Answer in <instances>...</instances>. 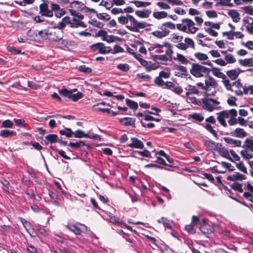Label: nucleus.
Here are the masks:
<instances>
[{
	"label": "nucleus",
	"instance_id": "nucleus-1",
	"mask_svg": "<svg viewBox=\"0 0 253 253\" xmlns=\"http://www.w3.org/2000/svg\"><path fill=\"white\" fill-rule=\"evenodd\" d=\"M119 23L126 25V28L130 31L137 32L139 29H144L149 25L145 22H139L134 17L129 14L121 15L118 18Z\"/></svg>",
	"mask_w": 253,
	"mask_h": 253
},
{
	"label": "nucleus",
	"instance_id": "nucleus-2",
	"mask_svg": "<svg viewBox=\"0 0 253 253\" xmlns=\"http://www.w3.org/2000/svg\"><path fill=\"white\" fill-rule=\"evenodd\" d=\"M192 67L190 70V73L196 78H200L204 75H208L210 72V68H208L198 63H192Z\"/></svg>",
	"mask_w": 253,
	"mask_h": 253
},
{
	"label": "nucleus",
	"instance_id": "nucleus-3",
	"mask_svg": "<svg viewBox=\"0 0 253 253\" xmlns=\"http://www.w3.org/2000/svg\"><path fill=\"white\" fill-rule=\"evenodd\" d=\"M77 89L68 90L65 88H62L59 90V93L62 96L66 98V100H72L73 101H77L83 97V94L80 91L76 93H73V92L77 91Z\"/></svg>",
	"mask_w": 253,
	"mask_h": 253
},
{
	"label": "nucleus",
	"instance_id": "nucleus-4",
	"mask_svg": "<svg viewBox=\"0 0 253 253\" xmlns=\"http://www.w3.org/2000/svg\"><path fill=\"white\" fill-rule=\"evenodd\" d=\"M202 102L201 106L203 108L209 112L219 109V107L215 106L219 104L220 103L215 99L204 97L202 99Z\"/></svg>",
	"mask_w": 253,
	"mask_h": 253
},
{
	"label": "nucleus",
	"instance_id": "nucleus-5",
	"mask_svg": "<svg viewBox=\"0 0 253 253\" xmlns=\"http://www.w3.org/2000/svg\"><path fill=\"white\" fill-rule=\"evenodd\" d=\"M48 40L51 41L58 42L63 37V31L56 27L48 28Z\"/></svg>",
	"mask_w": 253,
	"mask_h": 253
},
{
	"label": "nucleus",
	"instance_id": "nucleus-6",
	"mask_svg": "<svg viewBox=\"0 0 253 253\" xmlns=\"http://www.w3.org/2000/svg\"><path fill=\"white\" fill-rule=\"evenodd\" d=\"M210 69V71L212 72V74L214 76L222 79V82L227 90H232L231 84L230 83L229 79L227 78L225 74L220 71V69L219 68L212 67Z\"/></svg>",
	"mask_w": 253,
	"mask_h": 253
},
{
	"label": "nucleus",
	"instance_id": "nucleus-7",
	"mask_svg": "<svg viewBox=\"0 0 253 253\" xmlns=\"http://www.w3.org/2000/svg\"><path fill=\"white\" fill-rule=\"evenodd\" d=\"M66 227L76 235H80L82 232H86L87 230V227L84 224L80 222H77L75 225L68 224Z\"/></svg>",
	"mask_w": 253,
	"mask_h": 253
},
{
	"label": "nucleus",
	"instance_id": "nucleus-8",
	"mask_svg": "<svg viewBox=\"0 0 253 253\" xmlns=\"http://www.w3.org/2000/svg\"><path fill=\"white\" fill-rule=\"evenodd\" d=\"M205 121L207 123L205 125V128L210 132H211L215 137L217 138V133L216 131L213 129L211 124H214L216 123V120L213 116H211L207 119Z\"/></svg>",
	"mask_w": 253,
	"mask_h": 253
},
{
	"label": "nucleus",
	"instance_id": "nucleus-9",
	"mask_svg": "<svg viewBox=\"0 0 253 253\" xmlns=\"http://www.w3.org/2000/svg\"><path fill=\"white\" fill-rule=\"evenodd\" d=\"M231 84L232 90H229L232 92H234L235 94L238 96H242L243 92L241 88L243 87V85L240 82L239 80L233 82Z\"/></svg>",
	"mask_w": 253,
	"mask_h": 253
},
{
	"label": "nucleus",
	"instance_id": "nucleus-10",
	"mask_svg": "<svg viewBox=\"0 0 253 253\" xmlns=\"http://www.w3.org/2000/svg\"><path fill=\"white\" fill-rule=\"evenodd\" d=\"M160 28L165 35L167 36L170 32L169 29L174 30L175 29V25L171 22H167L162 24Z\"/></svg>",
	"mask_w": 253,
	"mask_h": 253
},
{
	"label": "nucleus",
	"instance_id": "nucleus-11",
	"mask_svg": "<svg viewBox=\"0 0 253 253\" xmlns=\"http://www.w3.org/2000/svg\"><path fill=\"white\" fill-rule=\"evenodd\" d=\"M226 134H229L232 136L243 138L246 137L248 133L243 128L237 127L234 131H231L230 133H227Z\"/></svg>",
	"mask_w": 253,
	"mask_h": 253
},
{
	"label": "nucleus",
	"instance_id": "nucleus-12",
	"mask_svg": "<svg viewBox=\"0 0 253 253\" xmlns=\"http://www.w3.org/2000/svg\"><path fill=\"white\" fill-rule=\"evenodd\" d=\"M40 13L42 16L46 17H52L53 16V12L51 10L48 9V5L45 3H42L40 5Z\"/></svg>",
	"mask_w": 253,
	"mask_h": 253
},
{
	"label": "nucleus",
	"instance_id": "nucleus-13",
	"mask_svg": "<svg viewBox=\"0 0 253 253\" xmlns=\"http://www.w3.org/2000/svg\"><path fill=\"white\" fill-rule=\"evenodd\" d=\"M182 22L183 23H185L188 27V32L187 33H190L192 34L195 33L198 30V28L194 27L195 23L191 19L186 18L183 19L182 20Z\"/></svg>",
	"mask_w": 253,
	"mask_h": 253
},
{
	"label": "nucleus",
	"instance_id": "nucleus-14",
	"mask_svg": "<svg viewBox=\"0 0 253 253\" xmlns=\"http://www.w3.org/2000/svg\"><path fill=\"white\" fill-rule=\"evenodd\" d=\"M131 143L127 146L131 148L143 149L144 147L143 143L136 137H131Z\"/></svg>",
	"mask_w": 253,
	"mask_h": 253
},
{
	"label": "nucleus",
	"instance_id": "nucleus-15",
	"mask_svg": "<svg viewBox=\"0 0 253 253\" xmlns=\"http://www.w3.org/2000/svg\"><path fill=\"white\" fill-rule=\"evenodd\" d=\"M119 122L120 124L125 126H131L133 128L135 127V119L134 118L130 117H125L123 118H120L119 120Z\"/></svg>",
	"mask_w": 253,
	"mask_h": 253
},
{
	"label": "nucleus",
	"instance_id": "nucleus-16",
	"mask_svg": "<svg viewBox=\"0 0 253 253\" xmlns=\"http://www.w3.org/2000/svg\"><path fill=\"white\" fill-rule=\"evenodd\" d=\"M200 229L201 233L206 237H208V235L211 234L214 231L213 227L211 225L206 223L201 225Z\"/></svg>",
	"mask_w": 253,
	"mask_h": 253
},
{
	"label": "nucleus",
	"instance_id": "nucleus-17",
	"mask_svg": "<svg viewBox=\"0 0 253 253\" xmlns=\"http://www.w3.org/2000/svg\"><path fill=\"white\" fill-rule=\"evenodd\" d=\"M90 48L92 51L98 50V52L101 54H106L105 51V44L102 42H97L90 46Z\"/></svg>",
	"mask_w": 253,
	"mask_h": 253
},
{
	"label": "nucleus",
	"instance_id": "nucleus-18",
	"mask_svg": "<svg viewBox=\"0 0 253 253\" xmlns=\"http://www.w3.org/2000/svg\"><path fill=\"white\" fill-rule=\"evenodd\" d=\"M205 84V90L206 91L209 90L210 86L215 87L217 86V83L215 79L210 76L206 79Z\"/></svg>",
	"mask_w": 253,
	"mask_h": 253
},
{
	"label": "nucleus",
	"instance_id": "nucleus-19",
	"mask_svg": "<svg viewBox=\"0 0 253 253\" xmlns=\"http://www.w3.org/2000/svg\"><path fill=\"white\" fill-rule=\"evenodd\" d=\"M247 178L246 175L242 174L239 172H236L235 173L229 175L227 177V179L231 181L236 180H243Z\"/></svg>",
	"mask_w": 253,
	"mask_h": 253
},
{
	"label": "nucleus",
	"instance_id": "nucleus-20",
	"mask_svg": "<svg viewBox=\"0 0 253 253\" xmlns=\"http://www.w3.org/2000/svg\"><path fill=\"white\" fill-rule=\"evenodd\" d=\"M70 6L78 11H84L85 5L81 1L75 0L70 2Z\"/></svg>",
	"mask_w": 253,
	"mask_h": 253
},
{
	"label": "nucleus",
	"instance_id": "nucleus-21",
	"mask_svg": "<svg viewBox=\"0 0 253 253\" xmlns=\"http://www.w3.org/2000/svg\"><path fill=\"white\" fill-rule=\"evenodd\" d=\"M231 118L228 121L229 126H233L238 124L237 119V111L235 109H232L231 111Z\"/></svg>",
	"mask_w": 253,
	"mask_h": 253
},
{
	"label": "nucleus",
	"instance_id": "nucleus-22",
	"mask_svg": "<svg viewBox=\"0 0 253 253\" xmlns=\"http://www.w3.org/2000/svg\"><path fill=\"white\" fill-rule=\"evenodd\" d=\"M58 141V136L55 134H50L45 137L44 141L46 144L54 143Z\"/></svg>",
	"mask_w": 253,
	"mask_h": 253
},
{
	"label": "nucleus",
	"instance_id": "nucleus-23",
	"mask_svg": "<svg viewBox=\"0 0 253 253\" xmlns=\"http://www.w3.org/2000/svg\"><path fill=\"white\" fill-rule=\"evenodd\" d=\"M16 132L14 130L3 129L0 131V136L2 138H6L16 136Z\"/></svg>",
	"mask_w": 253,
	"mask_h": 253
},
{
	"label": "nucleus",
	"instance_id": "nucleus-24",
	"mask_svg": "<svg viewBox=\"0 0 253 253\" xmlns=\"http://www.w3.org/2000/svg\"><path fill=\"white\" fill-rule=\"evenodd\" d=\"M228 14L234 22H238L240 20V14L236 10H229Z\"/></svg>",
	"mask_w": 253,
	"mask_h": 253
},
{
	"label": "nucleus",
	"instance_id": "nucleus-25",
	"mask_svg": "<svg viewBox=\"0 0 253 253\" xmlns=\"http://www.w3.org/2000/svg\"><path fill=\"white\" fill-rule=\"evenodd\" d=\"M224 140L227 143L232 144L234 147H240L241 146L242 142L240 140L234 139L230 137H224Z\"/></svg>",
	"mask_w": 253,
	"mask_h": 253
},
{
	"label": "nucleus",
	"instance_id": "nucleus-26",
	"mask_svg": "<svg viewBox=\"0 0 253 253\" xmlns=\"http://www.w3.org/2000/svg\"><path fill=\"white\" fill-rule=\"evenodd\" d=\"M70 22V18L69 16H66L62 18V20L58 22V26L56 27L58 29H62L65 28L67 25L69 24Z\"/></svg>",
	"mask_w": 253,
	"mask_h": 253
},
{
	"label": "nucleus",
	"instance_id": "nucleus-27",
	"mask_svg": "<svg viewBox=\"0 0 253 253\" xmlns=\"http://www.w3.org/2000/svg\"><path fill=\"white\" fill-rule=\"evenodd\" d=\"M151 13V11L149 9L143 10H136L135 11V14L139 17L141 18H148Z\"/></svg>",
	"mask_w": 253,
	"mask_h": 253
},
{
	"label": "nucleus",
	"instance_id": "nucleus-28",
	"mask_svg": "<svg viewBox=\"0 0 253 253\" xmlns=\"http://www.w3.org/2000/svg\"><path fill=\"white\" fill-rule=\"evenodd\" d=\"M163 45H165V47H167V49L166 51V54L169 57V60H170L171 59V55L173 53L172 49V46L171 44L168 42H164Z\"/></svg>",
	"mask_w": 253,
	"mask_h": 253
},
{
	"label": "nucleus",
	"instance_id": "nucleus-29",
	"mask_svg": "<svg viewBox=\"0 0 253 253\" xmlns=\"http://www.w3.org/2000/svg\"><path fill=\"white\" fill-rule=\"evenodd\" d=\"M243 183H240L237 182H234L232 183L230 185V187L232 189L234 190V191L239 192L240 193H242L243 192L244 189L243 188Z\"/></svg>",
	"mask_w": 253,
	"mask_h": 253
},
{
	"label": "nucleus",
	"instance_id": "nucleus-30",
	"mask_svg": "<svg viewBox=\"0 0 253 253\" xmlns=\"http://www.w3.org/2000/svg\"><path fill=\"white\" fill-rule=\"evenodd\" d=\"M64 129L60 130L59 134L61 135H65L67 138H70L73 135L74 132L70 128H67L63 126Z\"/></svg>",
	"mask_w": 253,
	"mask_h": 253
},
{
	"label": "nucleus",
	"instance_id": "nucleus-31",
	"mask_svg": "<svg viewBox=\"0 0 253 253\" xmlns=\"http://www.w3.org/2000/svg\"><path fill=\"white\" fill-rule=\"evenodd\" d=\"M242 147L253 152V139L247 138L244 141Z\"/></svg>",
	"mask_w": 253,
	"mask_h": 253
},
{
	"label": "nucleus",
	"instance_id": "nucleus-32",
	"mask_svg": "<svg viewBox=\"0 0 253 253\" xmlns=\"http://www.w3.org/2000/svg\"><path fill=\"white\" fill-rule=\"evenodd\" d=\"M240 73V72H238L236 69L231 70L227 71L226 72L227 75L231 79V80H234L236 79Z\"/></svg>",
	"mask_w": 253,
	"mask_h": 253
},
{
	"label": "nucleus",
	"instance_id": "nucleus-33",
	"mask_svg": "<svg viewBox=\"0 0 253 253\" xmlns=\"http://www.w3.org/2000/svg\"><path fill=\"white\" fill-rule=\"evenodd\" d=\"M239 63L241 65L243 66H253V58H246L244 59H239Z\"/></svg>",
	"mask_w": 253,
	"mask_h": 253
},
{
	"label": "nucleus",
	"instance_id": "nucleus-34",
	"mask_svg": "<svg viewBox=\"0 0 253 253\" xmlns=\"http://www.w3.org/2000/svg\"><path fill=\"white\" fill-rule=\"evenodd\" d=\"M174 59L178 60L180 63H181L183 64H187L188 63H191L183 55L180 53H177L176 57H174Z\"/></svg>",
	"mask_w": 253,
	"mask_h": 253
},
{
	"label": "nucleus",
	"instance_id": "nucleus-35",
	"mask_svg": "<svg viewBox=\"0 0 253 253\" xmlns=\"http://www.w3.org/2000/svg\"><path fill=\"white\" fill-rule=\"evenodd\" d=\"M126 104L131 109L135 110L138 107V105L136 102L133 100H131L129 99H126Z\"/></svg>",
	"mask_w": 253,
	"mask_h": 253
},
{
	"label": "nucleus",
	"instance_id": "nucleus-36",
	"mask_svg": "<svg viewBox=\"0 0 253 253\" xmlns=\"http://www.w3.org/2000/svg\"><path fill=\"white\" fill-rule=\"evenodd\" d=\"M153 16L157 19H161L166 17L168 16L167 12L166 11L154 12Z\"/></svg>",
	"mask_w": 253,
	"mask_h": 253
},
{
	"label": "nucleus",
	"instance_id": "nucleus-37",
	"mask_svg": "<svg viewBox=\"0 0 253 253\" xmlns=\"http://www.w3.org/2000/svg\"><path fill=\"white\" fill-rule=\"evenodd\" d=\"M203 143L205 146L211 150H213L215 146V143L211 139H205L203 140Z\"/></svg>",
	"mask_w": 253,
	"mask_h": 253
},
{
	"label": "nucleus",
	"instance_id": "nucleus-38",
	"mask_svg": "<svg viewBox=\"0 0 253 253\" xmlns=\"http://www.w3.org/2000/svg\"><path fill=\"white\" fill-rule=\"evenodd\" d=\"M231 0H220V1L216 2L215 6H227L232 7L233 5L231 3Z\"/></svg>",
	"mask_w": 253,
	"mask_h": 253
},
{
	"label": "nucleus",
	"instance_id": "nucleus-39",
	"mask_svg": "<svg viewBox=\"0 0 253 253\" xmlns=\"http://www.w3.org/2000/svg\"><path fill=\"white\" fill-rule=\"evenodd\" d=\"M220 155L230 161L231 162H233V160L232 158L229 155V152L228 150L224 147L223 149H222V150L219 153Z\"/></svg>",
	"mask_w": 253,
	"mask_h": 253
},
{
	"label": "nucleus",
	"instance_id": "nucleus-40",
	"mask_svg": "<svg viewBox=\"0 0 253 253\" xmlns=\"http://www.w3.org/2000/svg\"><path fill=\"white\" fill-rule=\"evenodd\" d=\"M14 124L12 121L10 120H6L2 122L0 127L1 128H12Z\"/></svg>",
	"mask_w": 253,
	"mask_h": 253
},
{
	"label": "nucleus",
	"instance_id": "nucleus-41",
	"mask_svg": "<svg viewBox=\"0 0 253 253\" xmlns=\"http://www.w3.org/2000/svg\"><path fill=\"white\" fill-rule=\"evenodd\" d=\"M139 62L140 63V64H141V65H142L143 66H144L146 71L147 72H150L151 71L152 69H156L155 68H152V66L148 64V62L145 60V59H140V61H139Z\"/></svg>",
	"mask_w": 253,
	"mask_h": 253
},
{
	"label": "nucleus",
	"instance_id": "nucleus-42",
	"mask_svg": "<svg viewBox=\"0 0 253 253\" xmlns=\"http://www.w3.org/2000/svg\"><path fill=\"white\" fill-rule=\"evenodd\" d=\"M96 17L101 20L109 21L111 19V16L107 13H96Z\"/></svg>",
	"mask_w": 253,
	"mask_h": 253
},
{
	"label": "nucleus",
	"instance_id": "nucleus-43",
	"mask_svg": "<svg viewBox=\"0 0 253 253\" xmlns=\"http://www.w3.org/2000/svg\"><path fill=\"white\" fill-rule=\"evenodd\" d=\"M48 28L43 30L40 31L38 33L39 35L41 37L42 40H48Z\"/></svg>",
	"mask_w": 253,
	"mask_h": 253
},
{
	"label": "nucleus",
	"instance_id": "nucleus-44",
	"mask_svg": "<svg viewBox=\"0 0 253 253\" xmlns=\"http://www.w3.org/2000/svg\"><path fill=\"white\" fill-rule=\"evenodd\" d=\"M217 115V120L218 122L224 127H226L227 126V123H226L225 119L221 114V112H218L216 113Z\"/></svg>",
	"mask_w": 253,
	"mask_h": 253
},
{
	"label": "nucleus",
	"instance_id": "nucleus-45",
	"mask_svg": "<svg viewBox=\"0 0 253 253\" xmlns=\"http://www.w3.org/2000/svg\"><path fill=\"white\" fill-rule=\"evenodd\" d=\"M73 135L76 138H86L88 136V134L85 133L83 131L79 129L76 130L75 132H74Z\"/></svg>",
	"mask_w": 253,
	"mask_h": 253
},
{
	"label": "nucleus",
	"instance_id": "nucleus-46",
	"mask_svg": "<svg viewBox=\"0 0 253 253\" xmlns=\"http://www.w3.org/2000/svg\"><path fill=\"white\" fill-rule=\"evenodd\" d=\"M117 68L124 72H127L130 68L129 65L126 63H120L117 65Z\"/></svg>",
	"mask_w": 253,
	"mask_h": 253
},
{
	"label": "nucleus",
	"instance_id": "nucleus-47",
	"mask_svg": "<svg viewBox=\"0 0 253 253\" xmlns=\"http://www.w3.org/2000/svg\"><path fill=\"white\" fill-rule=\"evenodd\" d=\"M241 156L246 160H249L253 158V154L248 153L247 150H242L240 152Z\"/></svg>",
	"mask_w": 253,
	"mask_h": 253
},
{
	"label": "nucleus",
	"instance_id": "nucleus-48",
	"mask_svg": "<svg viewBox=\"0 0 253 253\" xmlns=\"http://www.w3.org/2000/svg\"><path fill=\"white\" fill-rule=\"evenodd\" d=\"M99 5L103 6L108 10H110L111 8L113 7V4L112 3V1L109 2L108 1H105L104 0H102L99 3Z\"/></svg>",
	"mask_w": 253,
	"mask_h": 253
},
{
	"label": "nucleus",
	"instance_id": "nucleus-49",
	"mask_svg": "<svg viewBox=\"0 0 253 253\" xmlns=\"http://www.w3.org/2000/svg\"><path fill=\"white\" fill-rule=\"evenodd\" d=\"M185 89L186 90L188 91L191 94H197L199 93L198 89L195 86L188 85Z\"/></svg>",
	"mask_w": 253,
	"mask_h": 253
},
{
	"label": "nucleus",
	"instance_id": "nucleus-50",
	"mask_svg": "<svg viewBox=\"0 0 253 253\" xmlns=\"http://www.w3.org/2000/svg\"><path fill=\"white\" fill-rule=\"evenodd\" d=\"M185 230L190 234H194L196 233V229L194 228V225L190 224L186 225L185 227Z\"/></svg>",
	"mask_w": 253,
	"mask_h": 253
},
{
	"label": "nucleus",
	"instance_id": "nucleus-51",
	"mask_svg": "<svg viewBox=\"0 0 253 253\" xmlns=\"http://www.w3.org/2000/svg\"><path fill=\"white\" fill-rule=\"evenodd\" d=\"M134 153H138L141 156L146 157V158H150L151 154L150 152L146 149H145L143 151H135L133 152Z\"/></svg>",
	"mask_w": 253,
	"mask_h": 253
},
{
	"label": "nucleus",
	"instance_id": "nucleus-52",
	"mask_svg": "<svg viewBox=\"0 0 253 253\" xmlns=\"http://www.w3.org/2000/svg\"><path fill=\"white\" fill-rule=\"evenodd\" d=\"M225 59L226 61V63H228L229 64H232L235 63L236 61L235 58H234V56L230 53H228L225 55Z\"/></svg>",
	"mask_w": 253,
	"mask_h": 253
},
{
	"label": "nucleus",
	"instance_id": "nucleus-53",
	"mask_svg": "<svg viewBox=\"0 0 253 253\" xmlns=\"http://www.w3.org/2000/svg\"><path fill=\"white\" fill-rule=\"evenodd\" d=\"M6 49L9 52L14 55L19 54L21 53V51L20 49H17L14 46H7Z\"/></svg>",
	"mask_w": 253,
	"mask_h": 253
},
{
	"label": "nucleus",
	"instance_id": "nucleus-54",
	"mask_svg": "<svg viewBox=\"0 0 253 253\" xmlns=\"http://www.w3.org/2000/svg\"><path fill=\"white\" fill-rule=\"evenodd\" d=\"M154 59L156 61L160 60L167 62L168 60H169V57L166 54L155 55L154 56Z\"/></svg>",
	"mask_w": 253,
	"mask_h": 253
},
{
	"label": "nucleus",
	"instance_id": "nucleus-55",
	"mask_svg": "<svg viewBox=\"0 0 253 253\" xmlns=\"http://www.w3.org/2000/svg\"><path fill=\"white\" fill-rule=\"evenodd\" d=\"M194 56L200 61L206 60L208 59L207 55L201 52L195 53Z\"/></svg>",
	"mask_w": 253,
	"mask_h": 253
},
{
	"label": "nucleus",
	"instance_id": "nucleus-56",
	"mask_svg": "<svg viewBox=\"0 0 253 253\" xmlns=\"http://www.w3.org/2000/svg\"><path fill=\"white\" fill-rule=\"evenodd\" d=\"M88 23L99 28H102L104 26V24L102 23L97 21L94 19H92L91 21H88Z\"/></svg>",
	"mask_w": 253,
	"mask_h": 253
},
{
	"label": "nucleus",
	"instance_id": "nucleus-57",
	"mask_svg": "<svg viewBox=\"0 0 253 253\" xmlns=\"http://www.w3.org/2000/svg\"><path fill=\"white\" fill-rule=\"evenodd\" d=\"M205 25L207 26H210L211 28H214L216 29H220V24L218 23H213L210 21H206L205 22Z\"/></svg>",
	"mask_w": 253,
	"mask_h": 253
},
{
	"label": "nucleus",
	"instance_id": "nucleus-58",
	"mask_svg": "<svg viewBox=\"0 0 253 253\" xmlns=\"http://www.w3.org/2000/svg\"><path fill=\"white\" fill-rule=\"evenodd\" d=\"M185 44L187 45V48L190 46L191 48H195V43L192 39L189 38H185L184 39Z\"/></svg>",
	"mask_w": 253,
	"mask_h": 253
},
{
	"label": "nucleus",
	"instance_id": "nucleus-59",
	"mask_svg": "<svg viewBox=\"0 0 253 253\" xmlns=\"http://www.w3.org/2000/svg\"><path fill=\"white\" fill-rule=\"evenodd\" d=\"M107 36V32L103 30H100L96 33V37H101L102 41L106 40V37Z\"/></svg>",
	"mask_w": 253,
	"mask_h": 253
},
{
	"label": "nucleus",
	"instance_id": "nucleus-60",
	"mask_svg": "<svg viewBox=\"0 0 253 253\" xmlns=\"http://www.w3.org/2000/svg\"><path fill=\"white\" fill-rule=\"evenodd\" d=\"M106 40L104 41H106L108 43L113 42L115 41V40H119L120 39L118 37L115 36L114 35H111L109 36H107L106 37Z\"/></svg>",
	"mask_w": 253,
	"mask_h": 253
},
{
	"label": "nucleus",
	"instance_id": "nucleus-61",
	"mask_svg": "<svg viewBox=\"0 0 253 253\" xmlns=\"http://www.w3.org/2000/svg\"><path fill=\"white\" fill-rule=\"evenodd\" d=\"M152 35L158 38L162 39L164 37H166L165 34L163 32V31H155L153 32L152 33Z\"/></svg>",
	"mask_w": 253,
	"mask_h": 253
},
{
	"label": "nucleus",
	"instance_id": "nucleus-62",
	"mask_svg": "<svg viewBox=\"0 0 253 253\" xmlns=\"http://www.w3.org/2000/svg\"><path fill=\"white\" fill-rule=\"evenodd\" d=\"M237 168L245 173H247V170L242 162H240L236 164Z\"/></svg>",
	"mask_w": 253,
	"mask_h": 253
},
{
	"label": "nucleus",
	"instance_id": "nucleus-63",
	"mask_svg": "<svg viewBox=\"0 0 253 253\" xmlns=\"http://www.w3.org/2000/svg\"><path fill=\"white\" fill-rule=\"evenodd\" d=\"M154 83L160 87L163 86L165 85V83L164 81L162 80L160 76L157 77L154 80Z\"/></svg>",
	"mask_w": 253,
	"mask_h": 253
},
{
	"label": "nucleus",
	"instance_id": "nucleus-64",
	"mask_svg": "<svg viewBox=\"0 0 253 253\" xmlns=\"http://www.w3.org/2000/svg\"><path fill=\"white\" fill-rule=\"evenodd\" d=\"M245 12L250 15H253V7L251 5L241 7Z\"/></svg>",
	"mask_w": 253,
	"mask_h": 253
}]
</instances>
